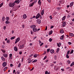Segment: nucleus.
<instances>
[{"label": "nucleus", "mask_w": 74, "mask_h": 74, "mask_svg": "<svg viewBox=\"0 0 74 74\" xmlns=\"http://www.w3.org/2000/svg\"><path fill=\"white\" fill-rule=\"evenodd\" d=\"M49 17L51 19H52V16H50Z\"/></svg>", "instance_id": "obj_48"}, {"label": "nucleus", "mask_w": 74, "mask_h": 74, "mask_svg": "<svg viewBox=\"0 0 74 74\" xmlns=\"http://www.w3.org/2000/svg\"><path fill=\"white\" fill-rule=\"evenodd\" d=\"M60 33L62 34L63 33H64V31H63V30L62 29H61L60 31Z\"/></svg>", "instance_id": "obj_19"}, {"label": "nucleus", "mask_w": 74, "mask_h": 74, "mask_svg": "<svg viewBox=\"0 0 74 74\" xmlns=\"http://www.w3.org/2000/svg\"><path fill=\"white\" fill-rule=\"evenodd\" d=\"M40 16V13H38L36 17V19H38V18H39Z\"/></svg>", "instance_id": "obj_3"}, {"label": "nucleus", "mask_w": 74, "mask_h": 74, "mask_svg": "<svg viewBox=\"0 0 74 74\" xmlns=\"http://www.w3.org/2000/svg\"><path fill=\"white\" fill-rule=\"evenodd\" d=\"M6 19L7 21H9V17H7L6 18Z\"/></svg>", "instance_id": "obj_42"}, {"label": "nucleus", "mask_w": 74, "mask_h": 74, "mask_svg": "<svg viewBox=\"0 0 74 74\" xmlns=\"http://www.w3.org/2000/svg\"><path fill=\"white\" fill-rule=\"evenodd\" d=\"M19 53L20 55H21L22 54V52L21 51H20L19 52Z\"/></svg>", "instance_id": "obj_61"}, {"label": "nucleus", "mask_w": 74, "mask_h": 74, "mask_svg": "<svg viewBox=\"0 0 74 74\" xmlns=\"http://www.w3.org/2000/svg\"><path fill=\"white\" fill-rule=\"evenodd\" d=\"M57 58L56 56H54V59L55 60H56V59H57V58Z\"/></svg>", "instance_id": "obj_37"}, {"label": "nucleus", "mask_w": 74, "mask_h": 74, "mask_svg": "<svg viewBox=\"0 0 74 74\" xmlns=\"http://www.w3.org/2000/svg\"><path fill=\"white\" fill-rule=\"evenodd\" d=\"M73 52H74V50H72L71 51V52L70 53V54H72V53H73Z\"/></svg>", "instance_id": "obj_27"}, {"label": "nucleus", "mask_w": 74, "mask_h": 74, "mask_svg": "<svg viewBox=\"0 0 74 74\" xmlns=\"http://www.w3.org/2000/svg\"><path fill=\"white\" fill-rule=\"evenodd\" d=\"M73 3H74V2H71L70 4V6L72 7V6H73Z\"/></svg>", "instance_id": "obj_18"}, {"label": "nucleus", "mask_w": 74, "mask_h": 74, "mask_svg": "<svg viewBox=\"0 0 74 74\" xmlns=\"http://www.w3.org/2000/svg\"><path fill=\"white\" fill-rule=\"evenodd\" d=\"M1 59L2 60H3V61H4L5 60V58H4L3 57H2L1 58Z\"/></svg>", "instance_id": "obj_25"}, {"label": "nucleus", "mask_w": 74, "mask_h": 74, "mask_svg": "<svg viewBox=\"0 0 74 74\" xmlns=\"http://www.w3.org/2000/svg\"><path fill=\"white\" fill-rule=\"evenodd\" d=\"M33 31L34 32H36L37 31V28H34L33 29Z\"/></svg>", "instance_id": "obj_11"}, {"label": "nucleus", "mask_w": 74, "mask_h": 74, "mask_svg": "<svg viewBox=\"0 0 74 74\" xmlns=\"http://www.w3.org/2000/svg\"><path fill=\"white\" fill-rule=\"evenodd\" d=\"M47 58V56H45V57H44V58L43 59V60H45V59H46V58Z\"/></svg>", "instance_id": "obj_46"}, {"label": "nucleus", "mask_w": 74, "mask_h": 74, "mask_svg": "<svg viewBox=\"0 0 74 74\" xmlns=\"http://www.w3.org/2000/svg\"><path fill=\"white\" fill-rule=\"evenodd\" d=\"M37 54H35L34 55V58H37Z\"/></svg>", "instance_id": "obj_31"}, {"label": "nucleus", "mask_w": 74, "mask_h": 74, "mask_svg": "<svg viewBox=\"0 0 74 74\" xmlns=\"http://www.w3.org/2000/svg\"><path fill=\"white\" fill-rule=\"evenodd\" d=\"M66 16H64L62 18V21H64L65 20V19H66Z\"/></svg>", "instance_id": "obj_21"}, {"label": "nucleus", "mask_w": 74, "mask_h": 74, "mask_svg": "<svg viewBox=\"0 0 74 74\" xmlns=\"http://www.w3.org/2000/svg\"><path fill=\"white\" fill-rule=\"evenodd\" d=\"M66 22H64V23H63L62 27H64V26H65L66 25Z\"/></svg>", "instance_id": "obj_20"}, {"label": "nucleus", "mask_w": 74, "mask_h": 74, "mask_svg": "<svg viewBox=\"0 0 74 74\" xmlns=\"http://www.w3.org/2000/svg\"><path fill=\"white\" fill-rule=\"evenodd\" d=\"M12 54H10L9 55V57L10 58H11V57H12Z\"/></svg>", "instance_id": "obj_38"}, {"label": "nucleus", "mask_w": 74, "mask_h": 74, "mask_svg": "<svg viewBox=\"0 0 74 74\" xmlns=\"http://www.w3.org/2000/svg\"><path fill=\"white\" fill-rule=\"evenodd\" d=\"M73 65H74L73 64V63H72L71 64L70 66H73Z\"/></svg>", "instance_id": "obj_56"}, {"label": "nucleus", "mask_w": 74, "mask_h": 74, "mask_svg": "<svg viewBox=\"0 0 74 74\" xmlns=\"http://www.w3.org/2000/svg\"><path fill=\"white\" fill-rule=\"evenodd\" d=\"M23 57L22 58V60H21V62H23Z\"/></svg>", "instance_id": "obj_54"}, {"label": "nucleus", "mask_w": 74, "mask_h": 74, "mask_svg": "<svg viewBox=\"0 0 74 74\" xmlns=\"http://www.w3.org/2000/svg\"><path fill=\"white\" fill-rule=\"evenodd\" d=\"M64 35H63L62 36H61V38H64Z\"/></svg>", "instance_id": "obj_59"}, {"label": "nucleus", "mask_w": 74, "mask_h": 74, "mask_svg": "<svg viewBox=\"0 0 74 74\" xmlns=\"http://www.w3.org/2000/svg\"><path fill=\"white\" fill-rule=\"evenodd\" d=\"M13 66V64H10V67H12V66Z\"/></svg>", "instance_id": "obj_62"}, {"label": "nucleus", "mask_w": 74, "mask_h": 74, "mask_svg": "<svg viewBox=\"0 0 74 74\" xmlns=\"http://www.w3.org/2000/svg\"><path fill=\"white\" fill-rule=\"evenodd\" d=\"M44 14V10H42L41 13V14L42 15H43Z\"/></svg>", "instance_id": "obj_16"}, {"label": "nucleus", "mask_w": 74, "mask_h": 74, "mask_svg": "<svg viewBox=\"0 0 74 74\" xmlns=\"http://www.w3.org/2000/svg\"><path fill=\"white\" fill-rule=\"evenodd\" d=\"M1 51H2L3 53H5V50H4V49H1Z\"/></svg>", "instance_id": "obj_28"}, {"label": "nucleus", "mask_w": 74, "mask_h": 74, "mask_svg": "<svg viewBox=\"0 0 74 74\" xmlns=\"http://www.w3.org/2000/svg\"><path fill=\"white\" fill-rule=\"evenodd\" d=\"M34 4V2H33L31 4H30L29 5V7H33Z\"/></svg>", "instance_id": "obj_4"}, {"label": "nucleus", "mask_w": 74, "mask_h": 74, "mask_svg": "<svg viewBox=\"0 0 74 74\" xmlns=\"http://www.w3.org/2000/svg\"><path fill=\"white\" fill-rule=\"evenodd\" d=\"M61 70L62 71H64V69H61Z\"/></svg>", "instance_id": "obj_55"}, {"label": "nucleus", "mask_w": 74, "mask_h": 74, "mask_svg": "<svg viewBox=\"0 0 74 74\" xmlns=\"http://www.w3.org/2000/svg\"><path fill=\"white\" fill-rule=\"evenodd\" d=\"M3 5V3H2L0 4V8H1Z\"/></svg>", "instance_id": "obj_29"}, {"label": "nucleus", "mask_w": 74, "mask_h": 74, "mask_svg": "<svg viewBox=\"0 0 74 74\" xmlns=\"http://www.w3.org/2000/svg\"><path fill=\"white\" fill-rule=\"evenodd\" d=\"M50 53H53L55 52V51H54V50L53 49H51L50 51Z\"/></svg>", "instance_id": "obj_10"}, {"label": "nucleus", "mask_w": 74, "mask_h": 74, "mask_svg": "<svg viewBox=\"0 0 74 74\" xmlns=\"http://www.w3.org/2000/svg\"><path fill=\"white\" fill-rule=\"evenodd\" d=\"M70 37H74V35L73 33H70L69 34Z\"/></svg>", "instance_id": "obj_15"}, {"label": "nucleus", "mask_w": 74, "mask_h": 74, "mask_svg": "<svg viewBox=\"0 0 74 74\" xmlns=\"http://www.w3.org/2000/svg\"><path fill=\"white\" fill-rule=\"evenodd\" d=\"M20 40V38H18L16 40V41L15 42V44H16L17 42H18Z\"/></svg>", "instance_id": "obj_2"}, {"label": "nucleus", "mask_w": 74, "mask_h": 74, "mask_svg": "<svg viewBox=\"0 0 74 74\" xmlns=\"http://www.w3.org/2000/svg\"><path fill=\"white\" fill-rule=\"evenodd\" d=\"M53 32V31H51L50 32V33H49V34H52Z\"/></svg>", "instance_id": "obj_41"}, {"label": "nucleus", "mask_w": 74, "mask_h": 74, "mask_svg": "<svg viewBox=\"0 0 74 74\" xmlns=\"http://www.w3.org/2000/svg\"><path fill=\"white\" fill-rule=\"evenodd\" d=\"M23 19H26L27 18V16L26 14H24L23 16Z\"/></svg>", "instance_id": "obj_14"}, {"label": "nucleus", "mask_w": 74, "mask_h": 74, "mask_svg": "<svg viewBox=\"0 0 74 74\" xmlns=\"http://www.w3.org/2000/svg\"><path fill=\"white\" fill-rule=\"evenodd\" d=\"M3 56L5 58H7V57L8 55L7 54H3Z\"/></svg>", "instance_id": "obj_17"}, {"label": "nucleus", "mask_w": 74, "mask_h": 74, "mask_svg": "<svg viewBox=\"0 0 74 74\" xmlns=\"http://www.w3.org/2000/svg\"><path fill=\"white\" fill-rule=\"evenodd\" d=\"M32 62V60H30L29 61H28V63H30Z\"/></svg>", "instance_id": "obj_45"}, {"label": "nucleus", "mask_w": 74, "mask_h": 74, "mask_svg": "<svg viewBox=\"0 0 74 74\" xmlns=\"http://www.w3.org/2000/svg\"><path fill=\"white\" fill-rule=\"evenodd\" d=\"M15 38V36L14 37H12L11 38L10 40H13Z\"/></svg>", "instance_id": "obj_40"}, {"label": "nucleus", "mask_w": 74, "mask_h": 74, "mask_svg": "<svg viewBox=\"0 0 74 74\" xmlns=\"http://www.w3.org/2000/svg\"><path fill=\"white\" fill-rule=\"evenodd\" d=\"M48 71H46L45 72V74H48Z\"/></svg>", "instance_id": "obj_53"}, {"label": "nucleus", "mask_w": 74, "mask_h": 74, "mask_svg": "<svg viewBox=\"0 0 74 74\" xmlns=\"http://www.w3.org/2000/svg\"><path fill=\"white\" fill-rule=\"evenodd\" d=\"M43 44L44 43H42L40 45V46H42V45H43Z\"/></svg>", "instance_id": "obj_60"}, {"label": "nucleus", "mask_w": 74, "mask_h": 74, "mask_svg": "<svg viewBox=\"0 0 74 74\" xmlns=\"http://www.w3.org/2000/svg\"><path fill=\"white\" fill-rule=\"evenodd\" d=\"M20 2V1L19 0H16L15 1L14 3H16V4H19V3Z\"/></svg>", "instance_id": "obj_8"}, {"label": "nucleus", "mask_w": 74, "mask_h": 74, "mask_svg": "<svg viewBox=\"0 0 74 74\" xmlns=\"http://www.w3.org/2000/svg\"><path fill=\"white\" fill-rule=\"evenodd\" d=\"M7 65V62H4L3 64V66L4 67H5Z\"/></svg>", "instance_id": "obj_6"}, {"label": "nucleus", "mask_w": 74, "mask_h": 74, "mask_svg": "<svg viewBox=\"0 0 74 74\" xmlns=\"http://www.w3.org/2000/svg\"><path fill=\"white\" fill-rule=\"evenodd\" d=\"M41 4V2L40 1V0H39L38 1V4H39V5H40Z\"/></svg>", "instance_id": "obj_26"}, {"label": "nucleus", "mask_w": 74, "mask_h": 74, "mask_svg": "<svg viewBox=\"0 0 74 74\" xmlns=\"http://www.w3.org/2000/svg\"><path fill=\"white\" fill-rule=\"evenodd\" d=\"M21 63H19V64L18 66V67L20 68V67H21Z\"/></svg>", "instance_id": "obj_34"}, {"label": "nucleus", "mask_w": 74, "mask_h": 74, "mask_svg": "<svg viewBox=\"0 0 74 74\" xmlns=\"http://www.w3.org/2000/svg\"><path fill=\"white\" fill-rule=\"evenodd\" d=\"M36 25H32L30 26V27L32 29H34V28H36Z\"/></svg>", "instance_id": "obj_5"}, {"label": "nucleus", "mask_w": 74, "mask_h": 74, "mask_svg": "<svg viewBox=\"0 0 74 74\" xmlns=\"http://www.w3.org/2000/svg\"><path fill=\"white\" fill-rule=\"evenodd\" d=\"M70 50L68 51L67 53V55H69L70 53Z\"/></svg>", "instance_id": "obj_36"}, {"label": "nucleus", "mask_w": 74, "mask_h": 74, "mask_svg": "<svg viewBox=\"0 0 74 74\" xmlns=\"http://www.w3.org/2000/svg\"><path fill=\"white\" fill-rule=\"evenodd\" d=\"M53 27H54V26H53V25L51 27H50V28L51 29H52V28H53Z\"/></svg>", "instance_id": "obj_52"}, {"label": "nucleus", "mask_w": 74, "mask_h": 74, "mask_svg": "<svg viewBox=\"0 0 74 74\" xmlns=\"http://www.w3.org/2000/svg\"><path fill=\"white\" fill-rule=\"evenodd\" d=\"M15 3L14 2L13 3L10 2L9 3V5L10 7H13L15 5Z\"/></svg>", "instance_id": "obj_1"}, {"label": "nucleus", "mask_w": 74, "mask_h": 74, "mask_svg": "<svg viewBox=\"0 0 74 74\" xmlns=\"http://www.w3.org/2000/svg\"><path fill=\"white\" fill-rule=\"evenodd\" d=\"M14 49L15 51L17 52L18 51V48L16 46H15L14 47Z\"/></svg>", "instance_id": "obj_12"}, {"label": "nucleus", "mask_w": 74, "mask_h": 74, "mask_svg": "<svg viewBox=\"0 0 74 74\" xmlns=\"http://www.w3.org/2000/svg\"><path fill=\"white\" fill-rule=\"evenodd\" d=\"M13 73H15V70H13Z\"/></svg>", "instance_id": "obj_64"}, {"label": "nucleus", "mask_w": 74, "mask_h": 74, "mask_svg": "<svg viewBox=\"0 0 74 74\" xmlns=\"http://www.w3.org/2000/svg\"><path fill=\"white\" fill-rule=\"evenodd\" d=\"M57 44L58 47H60V46H61V45H62L61 42H59V43H57Z\"/></svg>", "instance_id": "obj_13"}, {"label": "nucleus", "mask_w": 74, "mask_h": 74, "mask_svg": "<svg viewBox=\"0 0 74 74\" xmlns=\"http://www.w3.org/2000/svg\"><path fill=\"white\" fill-rule=\"evenodd\" d=\"M6 24H8L9 23H10V22L8 21V20H7L5 22Z\"/></svg>", "instance_id": "obj_22"}, {"label": "nucleus", "mask_w": 74, "mask_h": 74, "mask_svg": "<svg viewBox=\"0 0 74 74\" xmlns=\"http://www.w3.org/2000/svg\"><path fill=\"white\" fill-rule=\"evenodd\" d=\"M37 61V60H34L33 61H32V63H35V62H36Z\"/></svg>", "instance_id": "obj_32"}, {"label": "nucleus", "mask_w": 74, "mask_h": 74, "mask_svg": "<svg viewBox=\"0 0 74 74\" xmlns=\"http://www.w3.org/2000/svg\"><path fill=\"white\" fill-rule=\"evenodd\" d=\"M22 27H23V28H25V25H22Z\"/></svg>", "instance_id": "obj_51"}, {"label": "nucleus", "mask_w": 74, "mask_h": 74, "mask_svg": "<svg viewBox=\"0 0 74 74\" xmlns=\"http://www.w3.org/2000/svg\"><path fill=\"white\" fill-rule=\"evenodd\" d=\"M33 56V54H31L30 55L29 57H32Z\"/></svg>", "instance_id": "obj_49"}, {"label": "nucleus", "mask_w": 74, "mask_h": 74, "mask_svg": "<svg viewBox=\"0 0 74 74\" xmlns=\"http://www.w3.org/2000/svg\"><path fill=\"white\" fill-rule=\"evenodd\" d=\"M2 21H5V17H3L2 18Z\"/></svg>", "instance_id": "obj_30"}, {"label": "nucleus", "mask_w": 74, "mask_h": 74, "mask_svg": "<svg viewBox=\"0 0 74 74\" xmlns=\"http://www.w3.org/2000/svg\"><path fill=\"white\" fill-rule=\"evenodd\" d=\"M71 62V61L70 60H68L67 61V63H68V64H70V63Z\"/></svg>", "instance_id": "obj_23"}, {"label": "nucleus", "mask_w": 74, "mask_h": 74, "mask_svg": "<svg viewBox=\"0 0 74 74\" xmlns=\"http://www.w3.org/2000/svg\"><path fill=\"white\" fill-rule=\"evenodd\" d=\"M24 45H21L20 46L19 48L20 49H23V47H24Z\"/></svg>", "instance_id": "obj_9"}, {"label": "nucleus", "mask_w": 74, "mask_h": 74, "mask_svg": "<svg viewBox=\"0 0 74 74\" xmlns=\"http://www.w3.org/2000/svg\"><path fill=\"white\" fill-rule=\"evenodd\" d=\"M57 10H59L60 9V7H58L57 8Z\"/></svg>", "instance_id": "obj_50"}, {"label": "nucleus", "mask_w": 74, "mask_h": 74, "mask_svg": "<svg viewBox=\"0 0 74 74\" xmlns=\"http://www.w3.org/2000/svg\"><path fill=\"white\" fill-rule=\"evenodd\" d=\"M36 22L38 23H41V20L39 19H38L36 20Z\"/></svg>", "instance_id": "obj_7"}, {"label": "nucleus", "mask_w": 74, "mask_h": 74, "mask_svg": "<svg viewBox=\"0 0 74 74\" xmlns=\"http://www.w3.org/2000/svg\"><path fill=\"white\" fill-rule=\"evenodd\" d=\"M66 57L67 59H69V55H68V54H66Z\"/></svg>", "instance_id": "obj_33"}, {"label": "nucleus", "mask_w": 74, "mask_h": 74, "mask_svg": "<svg viewBox=\"0 0 74 74\" xmlns=\"http://www.w3.org/2000/svg\"><path fill=\"white\" fill-rule=\"evenodd\" d=\"M5 29H6V27L5 26H4V28H3V29L4 30H5Z\"/></svg>", "instance_id": "obj_57"}, {"label": "nucleus", "mask_w": 74, "mask_h": 74, "mask_svg": "<svg viewBox=\"0 0 74 74\" xmlns=\"http://www.w3.org/2000/svg\"><path fill=\"white\" fill-rule=\"evenodd\" d=\"M68 44L69 45H71V44H72V43L71 42H68Z\"/></svg>", "instance_id": "obj_43"}, {"label": "nucleus", "mask_w": 74, "mask_h": 74, "mask_svg": "<svg viewBox=\"0 0 74 74\" xmlns=\"http://www.w3.org/2000/svg\"><path fill=\"white\" fill-rule=\"evenodd\" d=\"M47 52H49V51H50V49H47Z\"/></svg>", "instance_id": "obj_47"}, {"label": "nucleus", "mask_w": 74, "mask_h": 74, "mask_svg": "<svg viewBox=\"0 0 74 74\" xmlns=\"http://www.w3.org/2000/svg\"><path fill=\"white\" fill-rule=\"evenodd\" d=\"M10 40H7V43L9 44V43H10Z\"/></svg>", "instance_id": "obj_39"}, {"label": "nucleus", "mask_w": 74, "mask_h": 74, "mask_svg": "<svg viewBox=\"0 0 74 74\" xmlns=\"http://www.w3.org/2000/svg\"><path fill=\"white\" fill-rule=\"evenodd\" d=\"M6 70H7V67H6L5 68H4V71H6Z\"/></svg>", "instance_id": "obj_35"}, {"label": "nucleus", "mask_w": 74, "mask_h": 74, "mask_svg": "<svg viewBox=\"0 0 74 74\" xmlns=\"http://www.w3.org/2000/svg\"><path fill=\"white\" fill-rule=\"evenodd\" d=\"M47 26H46V28L45 29V30H47Z\"/></svg>", "instance_id": "obj_58"}, {"label": "nucleus", "mask_w": 74, "mask_h": 74, "mask_svg": "<svg viewBox=\"0 0 74 74\" xmlns=\"http://www.w3.org/2000/svg\"><path fill=\"white\" fill-rule=\"evenodd\" d=\"M52 40V38H50L49 39V42H51Z\"/></svg>", "instance_id": "obj_44"}, {"label": "nucleus", "mask_w": 74, "mask_h": 74, "mask_svg": "<svg viewBox=\"0 0 74 74\" xmlns=\"http://www.w3.org/2000/svg\"><path fill=\"white\" fill-rule=\"evenodd\" d=\"M48 1L49 3H51V0H47Z\"/></svg>", "instance_id": "obj_63"}, {"label": "nucleus", "mask_w": 74, "mask_h": 74, "mask_svg": "<svg viewBox=\"0 0 74 74\" xmlns=\"http://www.w3.org/2000/svg\"><path fill=\"white\" fill-rule=\"evenodd\" d=\"M59 50H60V49L59 48H58L57 50L56 53H59Z\"/></svg>", "instance_id": "obj_24"}]
</instances>
